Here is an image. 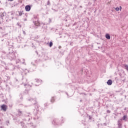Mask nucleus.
Wrapping results in <instances>:
<instances>
[{"mask_svg":"<svg viewBox=\"0 0 128 128\" xmlns=\"http://www.w3.org/2000/svg\"><path fill=\"white\" fill-rule=\"evenodd\" d=\"M1 108L4 110V112H6V109L8 108V106L4 104H2L1 106Z\"/></svg>","mask_w":128,"mask_h":128,"instance_id":"1","label":"nucleus"},{"mask_svg":"<svg viewBox=\"0 0 128 128\" xmlns=\"http://www.w3.org/2000/svg\"><path fill=\"white\" fill-rule=\"evenodd\" d=\"M26 12H30V6L29 5L26 6L25 7Z\"/></svg>","mask_w":128,"mask_h":128,"instance_id":"2","label":"nucleus"},{"mask_svg":"<svg viewBox=\"0 0 128 128\" xmlns=\"http://www.w3.org/2000/svg\"><path fill=\"white\" fill-rule=\"evenodd\" d=\"M107 84H108V86H112V80H108Z\"/></svg>","mask_w":128,"mask_h":128,"instance_id":"3","label":"nucleus"},{"mask_svg":"<svg viewBox=\"0 0 128 128\" xmlns=\"http://www.w3.org/2000/svg\"><path fill=\"white\" fill-rule=\"evenodd\" d=\"M106 38L107 40H110V36L109 34H106Z\"/></svg>","mask_w":128,"mask_h":128,"instance_id":"4","label":"nucleus"},{"mask_svg":"<svg viewBox=\"0 0 128 128\" xmlns=\"http://www.w3.org/2000/svg\"><path fill=\"white\" fill-rule=\"evenodd\" d=\"M115 10L116 12H118V10H120V8H115Z\"/></svg>","mask_w":128,"mask_h":128,"instance_id":"5","label":"nucleus"},{"mask_svg":"<svg viewBox=\"0 0 128 128\" xmlns=\"http://www.w3.org/2000/svg\"><path fill=\"white\" fill-rule=\"evenodd\" d=\"M50 48H52V42H50Z\"/></svg>","mask_w":128,"mask_h":128,"instance_id":"6","label":"nucleus"},{"mask_svg":"<svg viewBox=\"0 0 128 128\" xmlns=\"http://www.w3.org/2000/svg\"><path fill=\"white\" fill-rule=\"evenodd\" d=\"M126 118V116H124V117H123V120H125Z\"/></svg>","mask_w":128,"mask_h":128,"instance_id":"7","label":"nucleus"},{"mask_svg":"<svg viewBox=\"0 0 128 128\" xmlns=\"http://www.w3.org/2000/svg\"><path fill=\"white\" fill-rule=\"evenodd\" d=\"M22 12H19V16H22Z\"/></svg>","mask_w":128,"mask_h":128,"instance_id":"8","label":"nucleus"},{"mask_svg":"<svg viewBox=\"0 0 128 128\" xmlns=\"http://www.w3.org/2000/svg\"><path fill=\"white\" fill-rule=\"evenodd\" d=\"M18 112H20V114H19V116H20V114H22V111H20V110H18Z\"/></svg>","mask_w":128,"mask_h":128,"instance_id":"9","label":"nucleus"},{"mask_svg":"<svg viewBox=\"0 0 128 128\" xmlns=\"http://www.w3.org/2000/svg\"><path fill=\"white\" fill-rule=\"evenodd\" d=\"M23 34H26V32L23 31Z\"/></svg>","mask_w":128,"mask_h":128,"instance_id":"10","label":"nucleus"},{"mask_svg":"<svg viewBox=\"0 0 128 128\" xmlns=\"http://www.w3.org/2000/svg\"><path fill=\"white\" fill-rule=\"evenodd\" d=\"M120 10H122V6H120Z\"/></svg>","mask_w":128,"mask_h":128,"instance_id":"11","label":"nucleus"},{"mask_svg":"<svg viewBox=\"0 0 128 128\" xmlns=\"http://www.w3.org/2000/svg\"><path fill=\"white\" fill-rule=\"evenodd\" d=\"M108 112H110V110H108Z\"/></svg>","mask_w":128,"mask_h":128,"instance_id":"12","label":"nucleus"},{"mask_svg":"<svg viewBox=\"0 0 128 128\" xmlns=\"http://www.w3.org/2000/svg\"><path fill=\"white\" fill-rule=\"evenodd\" d=\"M10 0L12 1V0Z\"/></svg>","mask_w":128,"mask_h":128,"instance_id":"13","label":"nucleus"},{"mask_svg":"<svg viewBox=\"0 0 128 128\" xmlns=\"http://www.w3.org/2000/svg\"><path fill=\"white\" fill-rule=\"evenodd\" d=\"M80 8H82V6H80Z\"/></svg>","mask_w":128,"mask_h":128,"instance_id":"14","label":"nucleus"}]
</instances>
